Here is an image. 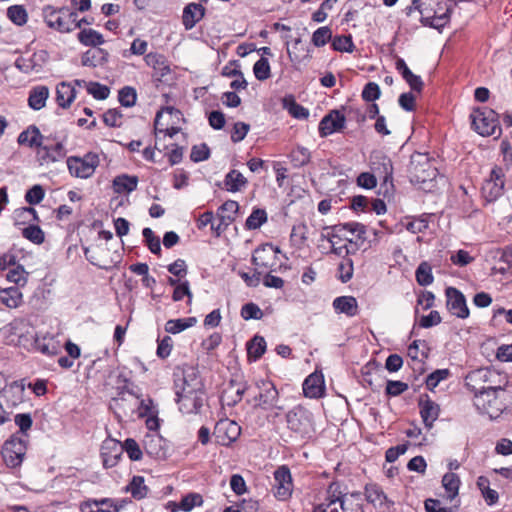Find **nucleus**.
I'll return each instance as SVG.
<instances>
[{
	"label": "nucleus",
	"instance_id": "1",
	"mask_svg": "<svg viewBox=\"0 0 512 512\" xmlns=\"http://www.w3.org/2000/svg\"><path fill=\"white\" fill-rule=\"evenodd\" d=\"M360 492L347 493L346 487L338 481L329 484L326 498L313 512H364Z\"/></svg>",
	"mask_w": 512,
	"mask_h": 512
},
{
	"label": "nucleus",
	"instance_id": "2",
	"mask_svg": "<svg viewBox=\"0 0 512 512\" xmlns=\"http://www.w3.org/2000/svg\"><path fill=\"white\" fill-rule=\"evenodd\" d=\"M490 370L487 368H480L473 370L465 377L466 387L474 393V405L482 414L492 416L489 408L497 402L498 392L503 391L501 386H485L488 382Z\"/></svg>",
	"mask_w": 512,
	"mask_h": 512
},
{
	"label": "nucleus",
	"instance_id": "3",
	"mask_svg": "<svg viewBox=\"0 0 512 512\" xmlns=\"http://www.w3.org/2000/svg\"><path fill=\"white\" fill-rule=\"evenodd\" d=\"M473 129L481 136H500L502 129L498 114L488 108H476L470 114Z\"/></svg>",
	"mask_w": 512,
	"mask_h": 512
},
{
	"label": "nucleus",
	"instance_id": "4",
	"mask_svg": "<svg viewBox=\"0 0 512 512\" xmlns=\"http://www.w3.org/2000/svg\"><path fill=\"white\" fill-rule=\"evenodd\" d=\"M42 15L48 27L62 33L71 32L79 26L74 23L76 12L66 7L55 8L47 5L43 8Z\"/></svg>",
	"mask_w": 512,
	"mask_h": 512
},
{
	"label": "nucleus",
	"instance_id": "5",
	"mask_svg": "<svg viewBox=\"0 0 512 512\" xmlns=\"http://www.w3.org/2000/svg\"><path fill=\"white\" fill-rule=\"evenodd\" d=\"M67 150L63 140H58L56 136H43L41 145L36 151V159L39 165H49L58 162L66 157Z\"/></svg>",
	"mask_w": 512,
	"mask_h": 512
},
{
	"label": "nucleus",
	"instance_id": "6",
	"mask_svg": "<svg viewBox=\"0 0 512 512\" xmlns=\"http://www.w3.org/2000/svg\"><path fill=\"white\" fill-rule=\"evenodd\" d=\"M411 181L425 183L437 176V169L432 165L428 154L416 152L412 154L409 165Z\"/></svg>",
	"mask_w": 512,
	"mask_h": 512
},
{
	"label": "nucleus",
	"instance_id": "7",
	"mask_svg": "<svg viewBox=\"0 0 512 512\" xmlns=\"http://www.w3.org/2000/svg\"><path fill=\"white\" fill-rule=\"evenodd\" d=\"M505 173L502 167L495 166L491 169L481 187V194L486 202H494L504 193Z\"/></svg>",
	"mask_w": 512,
	"mask_h": 512
},
{
	"label": "nucleus",
	"instance_id": "8",
	"mask_svg": "<svg viewBox=\"0 0 512 512\" xmlns=\"http://www.w3.org/2000/svg\"><path fill=\"white\" fill-rule=\"evenodd\" d=\"M258 393L254 396V407H259L263 410H270L279 408L277 402L279 393L274 383L268 379H261L256 382Z\"/></svg>",
	"mask_w": 512,
	"mask_h": 512
},
{
	"label": "nucleus",
	"instance_id": "9",
	"mask_svg": "<svg viewBox=\"0 0 512 512\" xmlns=\"http://www.w3.org/2000/svg\"><path fill=\"white\" fill-rule=\"evenodd\" d=\"M26 449V441L21 437L13 435L6 440L1 452L6 465L11 468L20 466L26 454Z\"/></svg>",
	"mask_w": 512,
	"mask_h": 512
},
{
	"label": "nucleus",
	"instance_id": "10",
	"mask_svg": "<svg viewBox=\"0 0 512 512\" xmlns=\"http://www.w3.org/2000/svg\"><path fill=\"white\" fill-rule=\"evenodd\" d=\"M174 389L176 396L205 393L203 382L193 369L175 375Z\"/></svg>",
	"mask_w": 512,
	"mask_h": 512
},
{
	"label": "nucleus",
	"instance_id": "11",
	"mask_svg": "<svg viewBox=\"0 0 512 512\" xmlns=\"http://www.w3.org/2000/svg\"><path fill=\"white\" fill-rule=\"evenodd\" d=\"M98 164L99 158L93 153H88L83 158L72 156L67 159L70 174L79 178L92 176Z\"/></svg>",
	"mask_w": 512,
	"mask_h": 512
},
{
	"label": "nucleus",
	"instance_id": "12",
	"mask_svg": "<svg viewBox=\"0 0 512 512\" xmlns=\"http://www.w3.org/2000/svg\"><path fill=\"white\" fill-rule=\"evenodd\" d=\"M274 484L272 486L273 495L279 501L288 500L293 492V481L288 466H279L274 471Z\"/></svg>",
	"mask_w": 512,
	"mask_h": 512
},
{
	"label": "nucleus",
	"instance_id": "13",
	"mask_svg": "<svg viewBox=\"0 0 512 512\" xmlns=\"http://www.w3.org/2000/svg\"><path fill=\"white\" fill-rule=\"evenodd\" d=\"M288 428L299 434L306 436L310 433L312 420L311 414L301 406H296L286 414Z\"/></svg>",
	"mask_w": 512,
	"mask_h": 512
},
{
	"label": "nucleus",
	"instance_id": "14",
	"mask_svg": "<svg viewBox=\"0 0 512 512\" xmlns=\"http://www.w3.org/2000/svg\"><path fill=\"white\" fill-rule=\"evenodd\" d=\"M280 252L278 247L273 246L270 243L263 244L255 249L252 255V263L256 270L271 271L276 265L277 254Z\"/></svg>",
	"mask_w": 512,
	"mask_h": 512
},
{
	"label": "nucleus",
	"instance_id": "15",
	"mask_svg": "<svg viewBox=\"0 0 512 512\" xmlns=\"http://www.w3.org/2000/svg\"><path fill=\"white\" fill-rule=\"evenodd\" d=\"M421 0H412L411 5L405 8L404 12L407 16H411L413 12L420 14V22L424 26L432 27L435 29L443 28L449 21V9L441 15L428 16L426 9L422 8Z\"/></svg>",
	"mask_w": 512,
	"mask_h": 512
},
{
	"label": "nucleus",
	"instance_id": "16",
	"mask_svg": "<svg viewBox=\"0 0 512 512\" xmlns=\"http://www.w3.org/2000/svg\"><path fill=\"white\" fill-rule=\"evenodd\" d=\"M346 117L337 109L331 110L319 122L318 132L320 137L324 138L333 133L340 132L345 128Z\"/></svg>",
	"mask_w": 512,
	"mask_h": 512
},
{
	"label": "nucleus",
	"instance_id": "17",
	"mask_svg": "<svg viewBox=\"0 0 512 512\" xmlns=\"http://www.w3.org/2000/svg\"><path fill=\"white\" fill-rule=\"evenodd\" d=\"M447 309L452 315L466 319L469 317V309L464 294L455 287H448L445 291Z\"/></svg>",
	"mask_w": 512,
	"mask_h": 512
},
{
	"label": "nucleus",
	"instance_id": "18",
	"mask_svg": "<svg viewBox=\"0 0 512 512\" xmlns=\"http://www.w3.org/2000/svg\"><path fill=\"white\" fill-rule=\"evenodd\" d=\"M224 224V204L217 208L216 215L212 211H206L201 214L197 220L198 229L202 230L209 227L212 235L220 237L222 234V225Z\"/></svg>",
	"mask_w": 512,
	"mask_h": 512
},
{
	"label": "nucleus",
	"instance_id": "19",
	"mask_svg": "<svg viewBox=\"0 0 512 512\" xmlns=\"http://www.w3.org/2000/svg\"><path fill=\"white\" fill-rule=\"evenodd\" d=\"M247 390V383L241 372L232 374L228 385H226V405L234 406L242 400Z\"/></svg>",
	"mask_w": 512,
	"mask_h": 512
},
{
	"label": "nucleus",
	"instance_id": "20",
	"mask_svg": "<svg viewBox=\"0 0 512 512\" xmlns=\"http://www.w3.org/2000/svg\"><path fill=\"white\" fill-rule=\"evenodd\" d=\"M123 452L122 444L114 439H107L101 447V457L105 468L114 467Z\"/></svg>",
	"mask_w": 512,
	"mask_h": 512
},
{
	"label": "nucleus",
	"instance_id": "21",
	"mask_svg": "<svg viewBox=\"0 0 512 512\" xmlns=\"http://www.w3.org/2000/svg\"><path fill=\"white\" fill-rule=\"evenodd\" d=\"M179 410L183 414H196L200 411L205 400V393L183 394L176 396Z\"/></svg>",
	"mask_w": 512,
	"mask_h": 512
},
{
	"label": "nucleus",
	"instance_id": "22",
	"mask_svg": "<svg viewBox=\"0 0 512 512\" xmlns=\"http://www.w3.org/2000/svg\"><path fill=\"white\" fill-rule=\"evenodd\" d=\"M165 444V440L157 433L147 434L143 439L146 454L155 459L166 457Z\"/></svg>",
	"mask_w": 512,
	"mask_h": 512
},
{
	"label": "nucleus",
	"instance_id": "23",
	"mask_svg": "<svg viewBox=\"0 0 512 512\" xmlns=\"http://www.w3.org/2000/svg\"><path fill=\"white\" fill-rule=\"evenodd\" d=\"M418 405L420 408V415L425 427L431 429L433 423L437 420L439 416V405L436 402L432 401L428 395H426L425 399L420 398Z\"/></svg>",
	"mask_w": 512,
	"mask_h": 512
},
{
	"label": "nucleus",
	"instance_id": "24",
	"mask_svg": "<svg viewBox=\"0 0 512 512\" xmlns=\"http://www.w3.org/2000/svg\"><path fill=\"white\" fill-rule=\"evenodd\" d=\"M303 393L309 398H320L324 394L325 385L322 374L312 373L303 382Z\"/></svg>",
	"mask_w": 512,
	"mask_h": 512
},
{
	"label": "nucleus",
	"instance_id": "25",
	"mask_svg": "<svg viewBox=\"0 0 512 512\" xmlns=\"http://www.w3.org/2000/svg\"><path fill=\"white\" fill-rule=\"evenodd\" d=\"M333 309L338 314L354 317L359 313L357 299L354 296H339L333 300Z\"/></svg>",
	"mask_w": 512,
	"mask_h": 512
},
{
	"label": "nucleus",
	"instance_id": "26",
	"mask_svg": "<svg viewBox=\"0 0 512 512\" xmlns=\"http://www.w3.org/2000/svg\"><path fill=\"white\" fill-rule=\"evenodd\" d=\"M205 9L201 4L190 3L184 10L182 15L183 25L186 30L192 29L197 22L204 16Z\"/></svg>",
	"mask_w": 512,
	"mask_h": 512
},
{
	"label": "nucleus",
	"instance_id": "27",
	"mask_svg": "<svg viewBox=\"0 0 512 512\" xmlns=\"http://www.w3.org/2000/svg\"><path fill=\"white\" fill-rule=\"evenodd\" d=\"M76 98L75 87L68 82H61L56 87V102L59 107L67 109Z\"/></svg>",
	"mask_w": 512,
	"mask_h": 512
},
{
	"label": "nucleus",
	"instance_id": "28",
	"mask_svg": "<svg viewBox=\"0 0 512 512\" xmlns=\"http://www.w3.org/2000/svg\"><path fill=\"white\" fill-rule=\"evenodd\" d=\"M50 91L47 86L39 85L33 87L28 96V106L35 110H41L45 107Z\"/></svg>",
	"mask_w": 512,
	"mask_h": 512
},
{
	"label": "nucleus",
	"instance_id": "29",
	"mask_svg": "<svg viewBox=\"0 0 512 512\" xmlns=\"http://www.w3.org/2000/svg\"><path fill=\"white\" fill-rule=\"evenodd\" d=\"M82 512H118L119 507L110 498L90 500L82 504Z\"/></svg>",
	"mask_w": 512,
	"mask_h": 512
},
{
	"label": "nucleus",
	"instance_id": "30",
	"mask_svg": "<svg viewBox=\"0 0 512 512\" xmlns=\"http://www.w3.org/2000/svg\"><path fill=\"white\" fill-rule=\"evenodd\" d=\"M0 302L10 309L18 308L23 303V294L14 286L0 289Z\"/></svg>",
	"mask_w": 512,
	"mask_h": 512
},
{
	"label": "nucleus",
	"instance_id": "31",
	"mask_svg": "<svg viewBox=\"0 0 512 512\" xmlns=\"http://www.w3.org/2000/svg\"><path fill=\"white\" fill-rule=\"evenodd\" d=\"M44 135L41 134L39 128L30 125L26 130L22 131L17 138L19 145H26L30 148H38Z\"/></svg>",
	"mask_w": 512,
	"mask_h": 512
},
{
	"label": "nucleus",
	"instance_id": "32",
	"mask_svg": "<svg viewBox=\"0 0 512 512\" xmlns=\"http://www.w3.org/2000/svg\"><path fill=\"white\" fill-rule=\"evenodd\" d=\"M108 52L101 48L90 49L86 51L82 58L81 63L87 67H97L103 65L108 60Z\"/></svg>",
	"mask_w": 512,
	"mask_h": 512
},
{
	"label": "nucleus",
	"instance_id": "33",
	"mask_svg": "<svg viewBox=\"0 0 512 512\" xmlns=\"http://www.w3.org/2000/svg\"><path fill=\"white\" fill-rule=\"evenodd\" d=\"M145 62L148 66L152 67L157 75L164 77L171 72L170 66L166 58L159 53H149L145 56Z\"/></svg>",
	"mask_w": 512,
	"mask_h": 512
},
{
	"label": "nucleus",
	"instance_id": "34",
	"mask_svg": "<svg viewBox=\"0 0 512 512\" xmlns=\"http://www.w3.org/2000/svg\"><path fill=\"white\" fill-rule=\"evenodd\" d=\"M138 178L136 176L120 175L114 178L113 188L116 193H130L136 190Z\"/></svg>",
	"mask_w": 512,
	"mask_h": 512
},
{
	"label": "nucleus",
	"instance_id": "35",
	"mask_svg": "<svg viewBox=\"0 0 512 512\" xmlns=\"http://www.w3.org/2000/svg\"><path fill=\"white\" fill-rule=\"evenodd\" d=\"M77 38L79 42L84 46L97 47L104 43L103 35L91 28L82 29L78 33Z\"/></svg>",
	"mask_w": 512,
	"mask_h": 512
},
{
	"label": "nucleus",
	"instance_id": "36",
	"mask_svg": "<svg viewBox=\"0 0 512 512\" xmlns=\"http://www.w3.org/2000/svg\"><path fill=\"white\" fill-rule=\"evenodd\" d=\"M266 351V341L264 337L255 335L247 342V354L249 359L254 361L260 359Z\"/></svg>",
	"mask_w": 512,
	"mask_h": 512
},
{
	"label": "nucleus",
	"instance_id": "37",
	"mask_svg": "<svg viewBox=\"0 0 512 512\" xmlns=\"http://www.w3.org/2000/svg\"><path fill=\"white\" fill-rule=\"evenodd\" d=\"M248 181L243 174L237 170H231L226 174V191L238 192L247 185Z\"/></svg>",
	"mask_w": 512,
	"mask_h": 512
},
{
	"label": "nucleus",
	"instance_id": "38",
	"mask_svg": "<svg viewBox=\"0 0 512 512\" xmlns=\"http://www.w3.org/2000/svg\"><path fill=\"white\" fill-rule=\"evenodd\" d=\"M197 322L195 317L179 318L175 320H168L165 324V330L171 334H177L187 328L194 326Z\"/></svg>",
	"mask_w": 512,
	"mask_h": 512
},
{
	"label": "nucleus",
	"instance_id": "39",
	"mask_svg": "<svg viewBox=\"0 0 512 512\" xmlns=\"http://www.w3.org/2000/svg\"><path fill=\"white\" fill-rule=\"evenodd\" d=\"M126 490L137 500L145 498L148 493V487L145 485L144 478L142 476H134Z\"/></svg>",
	"mask_w": 512,
	"mask_h": 512
},
{
	"label": "nucleus",
	"instance_id": "40",
	"mask_svg": "<svg viewBox=\"0 0 512 512\" xmlns=\"http://www.w3.org/2000/svg\"><path fill=\"white\" fill-rule=\"evenodd\" d=\"M290 161L295 168L307 165L311 159L310 151L303 146H297L290 153Z\"/></svg>",
	"mask_w": 512,
	"mask_h": 512
},
{
	"label": "nucleus",
	"instance_id": "41",
	"mask_svg": "<svg viewBox=\"0 0 512 512\" xmlns=\"http://www.w3.org/2000/svg\"><path fill=\"white\" fill-rule=\"evenodd\" d=\"M442 484L447 492V498L453 500L458 495L460 486L459 477L452 472L446 473L442 478Z\"/></svg>",
	"mask_w": 512,
	"mask_h": 512
},
{
	"label": "nucleus",
	"instance_id": "42",
	"mask_svg": "<svg viewBox=\"0 0 512 512\" xmlns=\"http://www.w3.org/2000/svg\"><path fill=\"white\" fill-rule=\"evenodd\" d=\"M365 499L373 505H382L387 499L384 491L376 484H368L365 486Z\"/></svg>",
	"mask_w": 512,
	"mask_h": 512
},
{
	"label": "nucleus",
	"instance_id": "43",
	"mask_svg": "<svg viewBox=\"0 0 512 512\" xmlns=\"http://www.w3.org/2000/svg\"><path fill=\"white\" fill-rule=\"evenodd\" d=\"M331 45L333 50L338 52L352 53L355 50V45L350 34L335 36L332 39Z\"/></svg>",
	"mask_w": 512,
	"mask_h": 512
},
{
	"label": "nucleus",
	"instance_id": "44",
	"mask_svg": "<svg viewBox=\"0 0 512 512\" xmlns=\"http://www.w3.org/2000/svg\"><path fill=\"white\" fill-rule=\"evenodd\" d=\"M416 281L420 286H428L433 283L432 268L427 262H422L415 272Z\"/></svg>",
	"mask_w": 512,
	"mask_h": 512
},
{
	"label": "nucleus",
	"instance_id": "45",
	"mask_svg": "<svg viewBox=\"0 0 512 512\" xmlns=\"http://www.w3.org/2000/svg\"><path fill=\"white\" fill-rule=\"evenodd\" d=\"M267 221V213L264 209H253L252 213L246 219L245 227L248 230L260 228Z\"/></svg>",
	"mask_w": 512,
	"mask_h": 512
},
{
	"label": "nucleus",
	"instance_id": "46",
	"mask_svg": "<svg viewBox=\"0 0 512 512\" xmlns=\"http://www.w3.org/2000/svg\"><path fill=\"white\" fill-rule=\"evenodd\" d=\"M253 73L257 80L265 81L271 77V67L267 57H260L253 66Z\"/></svg>",
	"mask_w": 512,
	"mask_h": 512
},
{
	"label": "nucleus",
	"instance_id": "47",
	"mask_svg": "<svg viewBox=\"0 0 512 512\" xmlns=\"http://www.w3.org/2000/svg\"><path fill=\"white\" fill-rule=\"evenodd\" d=\"M259 507V501L256 499H242L236 506L226 507V512H258Z\"/></svg>",
	"mask_w": 512,
	"mask_h": 512
},
{
	"label": "nucleus",
	"instance_id": "48",
	"mask_svg": "<svg viewBox=\"0 0 512 512\" xmlns=\"http://www.w3.org/2000/svg\"><path fill=\"white\" fill-rule=\"evenodd\" d=\"M8 18L16 25L22 26L27 22V12L22 5H13L7 9Z\"/></svg>",
	"mask_w": 512,
	"mask_h": 512
},
{
	"label": "nucleus",
	"instance_id": "49",
	"mask_svg": "<svg viewBox=\"0 0 512 512\" xmlns=\"http://www.w3.org/2000/svg\"><path fill=\"white\" fill-rule=\"evenodd\" d=\"M332 39V31L328 26L319 27L312 34L311 41L315 47H323Z\"/></svg>",
	"mask_w": 512,
	"mask_h": 512
},
{
	"label": "nucleus",
	"instance_id": "50",
	"mask_svg": "<svg viewBox=\"0 0 512 512\" xmlns=\"http://www.w3.org/2000/svg\"><path fill=\"white\" fill-rule=\"evenodd\" d=\"M24 238L28 239L34 244L40 245L45 241V234L43 230L37 225H29L22 231Z\"/></svg>",
	"mask_w": 512,
	"mask_h": 512
},
{
	"label": "nucleus",
	"instance_id": "51",
	"mask_svg": "<svg viewBox=\"0 0 512 512\" xmlns=\"http://www.w3.org/2000/svg\"><path fill=\"white\" fill-rule=\"evenodd\" d=\"M338 279L342 283H347L353 277V261L350 258H344L338 265Z\"/></svg>",
	"mask_w": 512,
	"mask_h": 512
},
{
	"label": "nucleus",
	"instance_id": "52",
	"mask_svg": "<svg viewBox=\"0 0 512 512\" xmlns=\"http://www.w3.org/2000/svg\"><path fill=\"white\" fill-rule=\"evenodd\" d=\"M450 376L449 369H437L430 373L425 380L426 386L429 390H434L438 384Z\"/></svg>",
	"mask_w": 512,
	"mask_h": 512
},
{
	"label": "nucleus",
	"instance_id": "53",
	"mask_svg": "<svg viewBox=\"0 0 512 512\" xmlns=\"http://www.w3.org/2000/svg\"><path fill=\"white\" fill-rule=\"evenodd\" d=\"M240 314L244 320H260L264 315L260 307L253 302L244 304L241 308Z\"/></svg>",
	"mask_w": 512,
	"mask_h": 512
},
{
	"label": "nucleus",
	"instance_id": "54",
	"mask_svg": "<svg viewBox=\"0 0 512 512\" xmlns=\"http://www.w3.org/2000/svg\"><path fill=\"white\" fill-rule=\"evenodd\" d=\"M119 102L124 107H132L136 104L137 93L133 87L125 86L118 94Z\"/></svg>",
	"mask_w": 512,
	"mask_h": 512
},
{
	"label": "nucleus",
	"instance_id": "55",
	"mask_svg": "<svg viewBox=\"0 0 512 512\" xmlns=\"http://www.w3.org/2000/svg\"><path fill=\"white\" fill-rule=\"evenodd\" d=\"M250 130L248 123L238 121L233 124L230 132V138L233 143L241 142Z\"/></svg>",
	"mask_w": 512,
	"mask_h": 512
},
{
	"label": "nucleus",
	"instance_id": "56",
	"mask_svg": "<svg viewBox=\"0 0 512 512\" xmlns=\"http://www.w3.org/2000/svg\"><path fill=\"white\" fill-rule=\"evenodd\" d=\"M144 240L146 242V245L148 246L149 250L153 254H160L161 252V245H160V239L159 237L154 235V232L150 228H144L142 231Z\"/></svg>",
	"mask_w": 512,
	"mask_h": 512
},
{
	"label": "nucleus",
	"instance_id": "57",
	"mask_svg": "<svg viewBox=\"0 0 512 512\" xmlns=\"http://www.w3.org/2000/svg\"><path fill=\"white\" fill-rule=\"evenodd\" d=\"M226 77H234L233 81L230 83V87L233 90L238 91L247 88L248 83L242 72L236 69L228 70V67L226 66Z\"/></svg>",
	"mask_w": 512,
	"mask_h": 512
},
{
	"label": "nucleus",
	"instance_id": "58",
	"mask_svg": "<svg viewBox=\"0 0 512 512\" xmlns=\"http://www.w3.org/2000/svg\"><path fill=\"white\" fill-rule=\"evenodd\" d=\"M381 95V90L379 85L376 82H368L363 90H362V98L366 102H373L377 99H379Z\"/></svg>",
	"mask_w": 512,
	"mask_h": 512
},
{
	"label": "nucleus",
	"instance_id": "59",
	"mask_svg": "<svg viewBox=\"0 0 512 512\" xmlns=\"http://www.w3.org/2000/svg\"><path fill=\"white\" fill-rule=\"evenodd\" d=\"M122 447L123 451L125 450L127 452L131 460L139 461L142 458V451L140 449V446L134 439H126Z\"/></svg>",
	"mask_w": 512,
	"mask_h": 512
},
{
	"label": "nucleus",
	"instance_id": "60",
	"mask_svg": "<svg viewBox=\"0 0 512 512\" xmlns=\"http://www.w3.org/2000/svg\"><path fill=\"white\" fill-rule=\"evenodd\" d=\"M25 270L23 266L18 265L17 267L10 269L6 274V279L9 282L15 283L20 286H24L27 282V278L25 277Z\"/></svg>",
	"mask_w": 512,
	"mask_h": 512
},
{
	"label": "nucleus",
	"instance_id": "61",
	"mask_svg": "<svg viewBox=\"0 0 512 512\" xmlns=\"http://www.w3.org/2000/svg\"><path fill=\"white\" fill-rule=\"evenodd\" d=\"M202 504V497L196 493H190L182 498L179 507L185 512L191 511L194 507Z\"/></svg>",
	"mask_w": 512,
	"mask_h": 512
},
{
	"label": "nucleus",
	"instance_id": "62",
	"mask_svg": "<svg viewBox=\"0 0 512 512\" xmlns=\"http://www.w3.org/2000/svg\"><path fill=\"white\" fill-rule=\"evenodd\" d=\"M87 91L95 99L104 100L109 96L110 90L107 86L98 82H90L87 86Z\"/></svg>",
	"mask_w": 512,
	"mask_h": 512
},
{
	"label": "nucleus",
	"instance_id": "63",
	"mask_svg": "<svg viewBox=\"0 0 512 512\" xmlns=\"http://www.w3.org/2000/svg\"><path fill=\"white\" fill-rule=\"evenodd\" d=\"M45 196V191L41 185H34L25 194V200L30 205L39 204Z\"/></svg>",
	"mask_w": 512,
	"mask_h": 512
},
{
	"label": "nucleus",
	"instance_id": "64",
	"mask_svg": "<svg viewBox=\"0 0 512 512\" xmlns=\"http://www.w3.org/2000/svg\"><path fill=\"white\" fill-rule=\"evenodd\" d=\"M229 485L231 490L238 496L248 492L246 481L240 474H233L230 477Z\"/></svg>",
	"mask_w": 512,
	"mask_h": 512
}]
</instances>
